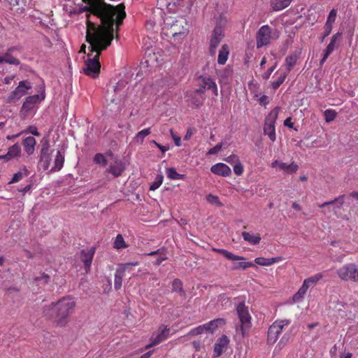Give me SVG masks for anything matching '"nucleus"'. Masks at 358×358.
<instances>
[{
	"instance_id": "obj_1",
	"label": "nucleus",
	"mask_w": 358,
	"mask_h": 358,
	"mask_svg": "<svg viewBox=\"0 0 358 358\" xmlns=\"http://www.w3.org/2000/svg\"><path fill=\"white\" fill-rule=\"evenodd\" d=\"M87 5L82 6L78 10L71 11V14L89 12L86 14L87 31L92 36L94 33L99 36L114 34V24L117 31L126 17L125 6L123 3L114 6L104 0H82Z\"/></svg>"
},
{
	"instance_id": "obj_2",
	"label": "nucleus",
	"mask_w": 358,
	"mask_h": 358,
	"mask_svg": "<svg viewBox=\"0 0 358 358\" xmlns=\"http://www.w3.org/2000/svg\"><path fill=\"white\" fill-rule=\"evenodd\" d=\"M113 38L114 34H103V36H99V34L95 33L92 36L88 34L86 41L90 44V52L87 54L88 58L85 62V67L83 70L85 75L92 78L99 76L101 69L99 56L101 51L110 46Z\"/></svg>"
},
{
	"instance_id": "obj_3",
	"label": "nucleus",
	"mask_w": 358,
	"mask_h": 358,
	"mask_svg": "<svg viewBox=\"0 0 358 358\" xmlns=\"http://www.w3.org/2000/svg\"><path fill=\"white\" fill-rule=\"evenodd\" d=\"M76 301L70 296H66L55 302L43 308V315L52 322L57 327H64L69 322V317L73 313Z\"/></svg>"
},
{
	"instance_id": "obj_4",
	"label": "nucleus",
	"mask_w": 358,
	"mask_h": 358,
	"mask_svg": "<svg viewBox=\"0 0 358 358\" xmlns=\"http://www.w3.org/2000/svg\"><path fill=\"white\" fill-rule=\"evenodd\" d=\"M163 34L175 40L184 38L188 33V22L183 16H166L162 27Z\"/></svg>"
},
{
	"instance_id": "obj_5",
	"label": "nucleus",
	"mask_w": 358,
	"mask_h": 358,
	"mask_svg": "<svg viewBox=\"0 0 358 358\" xmlns=\"http://www.w3.org/2000/svg\"><path fill=\"white\" fill-rule=\"evenodd\" d=\"M280 108L276 106L266 117L264 125V134L268 136L269 139L274 142L276 140L275 122L278 119Z\"/></svg>"
},
{
	"instance_id": "obj_6",
	"label": "nucleus",
	"mask_w": 358,
	"mask_h": 358,
	"mask_svg": "<svg viewBox=\"0 0 358 358\" xmlns=\"http://www.w3.org/2000/svg\"><path fill=\"white\" fill-rule=\"evenodd\" d=\"M340 279L344 281L358 282V264L350 262L342 265L336 270Z\"/></svg>"
},
{
	"instance_id": "obj_7",
	"label": "nucleus",
	"mask_w": 358,
	"mask_h": 358,
	"mask_svg": "<svg viewBox=\"0 0 358 358\" xmlns=\"http://www.w3.org/2000/svg\"><path fill=\"white\" fill-rule=\"evenodd\" d=\"M289 324L290 322L287 320L275 321L270 326L268 331V343L270 344L275 343L281 334L283 328Z\"/></svg>"
},
{
	"instance_id": "obj_8",
	"label": "nucleus",
	"mask_w": 358,
	"mask_h": 358,
	"mask_svg": "<svg viewBox=\"0 0 358 358\" xmlns=\"http://www.w3.org/2000/svg\"><path fill=\"white\" fill-rule=\"evenodd\" d=\"M236 310L241 323L242 334L245 335V330L251 327V315L248 307L245 306V302H241L238 304Z\"/></svg>"
},
{
	"instance_id": "obj_9",
	"label": "nucleus",
	"mask_w": 358,
	"mask_h": 358,
	"mask_svg": "<svg viewBox=\"0 0 358 358\" xmlns=\"http://www.w3.org/2000/svg\"><path fill=\"white\" fill-rule=\"evenodd\" d=\"M224 38V31L223 27L220 24H217L210 36L209 51L211 55H215L217 48Z\"/></svg>"
},
{
	"instance_id": "obj_10",
	"label": "nucleus",
	"mask_w": 358,
	"mask_h": 358,
	"mask_svg": "<svg viewBox=\"0 0 358 358\" xmlns=\"http://www.w3.org/2000/svg\"><path fill=\"white\" fill-rule=\"evenodd\" d=\"M41 149L40 152V160L39 162L43 167L44 171L48 170L51 164V154L50 152V143L46 138H43L41 141Z\"/></svg>"
},
{
	"instance_id": "obj_11",
	"label": "nucleus",
	"mask_w": 358,
	"mask_h": 358,
	"mask_svg": "<svg viewBox=\"0 0 358 358\" xmlns=\"http://www.w3.org/2000/svg\"><path fill=\"white\" fill-rule=\"evenodd\" d=\"M271 38V28L268 25L261 27L257 33V47L260 48L270 43Z\"/></svg>"
},
{
	"instance_id": "obj_12",
	"label": "nucleus",
	"mask_w": 358,
	"mask_h": 358,
	"mask_svg": "<svg viewBox=\"0 0 358 358\" xmlns=\"http://www.w3.org/2000/svg\"><path fill=\"white\" fill-rule=\"evenodd\" d=\"M31 88V85L28 80H22L19 83L18 86L12 92L7 98V102L10 103L14 100H17L27 94V91Z\"/></svg>"
},
{
	"instance_id": "obj_13",
	"label": "nucleus",
	"mask_w": 358,
	"mask_h": 358,
	"mask_svg": "<svg viewBox=\"0 0 358 358\" xmlns=\"http://www.w3.org/2000/svg\"><path fill=\"white\" fill-rule=\"evenodd\" d=\"M169 331L170 329L166 326L160 327L159 331L155 336L152 335L150 338V343L145 345V349H148L165 341L169 337Z\"/></svg>"
},
{
	"instance_id": "obj_14",
	"label": "nucleus",
	"mask_w": 358,
	"mask_h": 358,
	"mask_svg": "<svg viewBox=\"0 0 358 358\" xmlns=\"http://www.w3.org/2000/svg\"><path fill=\"white\" fill-rule=\"evenodd\" d=\"M138 264L139 262L138 261L133 262H127L124 264H122L120 265V267L116 270L114 278V288L116 290L120 289L122 286V278L124 276V272L127 271V266H137L138 265Z\"/></svg>"
},
{
	"instance_id": "obj_15",
	"label": "nucleus",
	"mask_w": 358,
	"mask_h": 358,
	"mask_svg": "<svg viewBox=\"0 0 358 358\" xmlns=\"http://www.w3.org/2000/svg\"><path fill=\"white\" fill-rule=\"evenodd\" d=\"M199 86L206 90H211L215 96H218V88L215 81L210 77L200 76L197 78Z\"/></svg>"
},
{
	"instance_id": "obj_16",
	"label": "nucleus",
	"mask_w": 358,
	"mask_h": 358,
	"mask_svg": "<svg viewBox=\"0 0 358 358\" xmlns=\"http://www.w3.org/2000/svg\"><path fill=\"white\" fill-rule=\"evenodd\" d=\"M124 169V163L121 160L116 159L109 165L105 173L112 175L114 178H118L122 174Z\"/></svg>"
},
{
	"instance_id": "obj_17",
	"label": "nucleus",
	"mask_w": 358,
	"mask_h": 358,
	"mask_svg": "<svg viewBox=\"0 0 358 358\" xmlns=\"http://www.w3.org/2000/svg\"><path fill=\"white\" fill-rule=\"evenodd\" d=\"M94 252V247H91L87 250L83 249L80 251V259L84 264L86 273L90 271Z\"/></svg>"
},
{
	"instance_id": "obj_18",
	"label": "nucleus",
	"mask_w": 358,
	"mask_h": 358,
	"mask_svg": "<svg viewBox=\"0 0 358 358\" xmlns=\"http://www.w3.org/2000/svg\"><path fill=\"white\" fill-rule=\"evenodd\" d=\"M341 36V33L337 32L335 34H334L331 38L330 43L328 44L327 47L326 48L323 57L321 59L320 64V65H322L329 56L333 52L336 48V43L338 39H339Z\"/></svg>"
},
{
	"instance_id": "obj_19",
	"label": "nucleus",
	"mask_w": 358,
	"mask_h": 358,
	"mask_svg": "<svg viewBox=\"0 0 358 358\" xmlns=\"http://www.w3.org/2000/svg\"><path fill=\"white\" fill-rule=\"evenodd\" d=\"M271 167L273 169L279 167L281 170L288 174L294 173L299 169V166L294 162L290 164H287L286 163L281 162L278 160L273 161L271 164Z\"/></svg>"
},
{
	"instance_id": "obj_20",
	"label": "nucleus",
	"mask_w": 358,
	"mask_h": 358,
	"mask_svg": "<svg viewBox=\"0 0 358 358\" xmlns=\"http://www.w3.org/2000/svg\"><path fill=\"white\" fill-rule=\"evenodd\" d=\"M229 340L226 335L222 336L219 338L214 346V356L215 357H220L224 352L225 348H227Z\"/></svg>"
},
{
	"instance_id": "obj_21",
	"label": "nucleus",
	"mask_w": 358,
	"mask_h": 358,
	"mask_svg": "<svg viewBox=\"0 0 358 358\" xmlns=\"http://www.w3.org/2000/svg\"><path fill=\"white\" fill-rule=\"evenodd\" d=\"M336 17V10L332 9L329 13L327 20L324 24V31L323 35L321 36V41H323L324 39L328 36L332 30L333 23L335 22Z\"/></svg>"
},
{
	"instance_id": "obj_22",
	"label": "nucleus",
	"mask_w": 358,
	"mask_h": 358,
	"mask_svg": "<svg viewBox=\"0 0 358 358\" xmlns=\"http://www.w3.org/2000/svg\"><path fill=\"white\" fill-rule=\"evenodd\" d=\"M210 170L213 173L222 177H228L231 174L230 167L223 163H218L213 165Z\"/></svg>"
},
{
	"instance_id": "obj_23",
	"label": "nucleus",
	"mask_w": 358,
	"mask_h": 358,
	"mask_svg": "<svg viewBox=\"0 0 358 358\" xmlns=\"http://www.w3.org/2000/svg\"><path fill=\"white\" fill-rule=\"evenodd\" d=\"M21 147L18 143H15L8 148V152L4 155H0V160L9 162L11 159L19 157L21 155Z\"/></svg>"
},
{
	"instance_id": "obj_24",
	"label": "nucleus",
	"mask_w": 358,
	"mask_h": 358,
	"mask_svg": "<svg viewBox=\"0 0 358 358\" xmlns=\"http://www.w3.org/2000/svg\"><path fill=\"white\" fill-rule=\"evenodd\" d=\"M186 97L187 98V101L194 108H199L203 104L206 99L205 96H199L192 92H187Z\"/></svg>"
},
{
	"instance_id": "obj_25",
	"label": "nucleus",
	"mask_w": 358,
	"mask_h": 358,
	"mask_svg": "<svg viewBox=\"0 0 358 358\" xmlns=\"http://www.w3.org/2000/svg\"><path fill=\"white\" fill-rule=\"evenodd\" d=\"M225 324L226 320L224 318H217L211 320L205 323L206 332L214 333L217 328L224 326Z\"/></svg>"
},
{
	"instance_id": "obj_26",
	"label": "nucleus",
	"mask_w": 358,
	"mask_h": 358,
	"mask_svg": "<svg viewBox=\"0 0 358 358\" xmlns=\"http://www.w3.org/2000/svg\"><path fill=\"white\" fill-rule=\"evenodd\" d=\"M36 144V141L35 138L32 136L27 137L22 141V145H23L24 151L29 155H31L34 152Z\"/></svg>"
},
{
	"instance_id": "obj_27",
	"label": "nucleus",
	"mask_w": 358,
	"mask_h": 358,
	"mask_svg": "<svg viewBox=\"0 0 358 358\" xmlns=\"http://www.w3.org/2000/svg\"><path fill=\"white\" fill-rule=\"evenodd\" d=\"M213 250L223 255L227 259L232 260V261L245 259L244 257L235 255L233 252H231L226 249H224V248H213Z\"/></svg>"
},
{
	"instance_id": "obj_28",
	"label": "nucleus",
	"mask_w": 358,
	"mask_h": 358,
	"mask_svg": "<svg viewBox=\"0 0 358 358\" xmlns=\"http://www.w3.org/2000/svg\"><path fill=\"white\" fill-rule=\"evenodd\" d=\"M64 163V155L60 151L57 150V155L55 158L54 166L51 169V172L59 171L62 169Z\"/></svg>"
},
{
	"instance_id": "obj_29",
	"label": "nucleus",
	"mask_w": 358,
	"mask_h": 358,
	"mask_svg": "<svg viewBox=\"0 0 358 358\" xmlns=\"http://www.w3.org/2000/svg\"><path fill=\"white\" fill-rule=\"evenodd\" d=\"M229 47L227 44H224L219 51L217 62L220 64L224 65L228 60L229 55Z\"/></svg>"
},
{
	"instance_id": "obj_30",
	"label": "nucleus",
	"mask_w": 358,
	"mask_h": 358,
	"mask_svg": "<svg viewBox=\"0 0 358 358\" xmlns=\"http://www.w3.org/2000/svg\"><path fill=\"white\" fill-rule=\"evenodd\" d=\"M280 257H275L271 258H266L264 257H259L255 259V262L256 264L261 266H271L276 262H278L281 260Z\"/></svg>"
},
{
	"instance_id": "obj_31",
	"label": "nucleus",
	"mask_w": 358,
	"mask_h": 358,
	"mask_svg": "<svg viewBox=\"0 0 358 358\" xmlns=\"http://www.w3.org/2000/svg\"><path fill=\"white\" fill-rule=\"evenodd\" d=\"M30 174L29 171L27 169L26 166H23L20 169L18 172L13 175V177L9 184L17 183L27 177Z\"/></svg>"
},
{
	"instance_id": "obj_32",
	"label": "nucleus",
	"mask_w": 358,
	"mask_h": 358,
	"mask_svg": "<svg viewBox=\"0 0 358 358\" xmlns=\"http://www.w3.org/2000/svg\"><path fill=\"white\" fill-rule=\"evenodd\" d=\"M345 197L346 196L345 195L340 196H338V198L335 199L333 201H329V202H325V203H324L322 204L319 205L318 207L320 208H324L326 206H330V205H334V204L338 203H339V206H336L334 208V210L335 213H337V210L338 209H341V206L343 205Z\"/></svg>"
},
{
	"instance_id": "obj_33",
	"label": "nucleus",
	"mask_w": 358,
	"mask_h": 358,
	"mask_svg": "<svg viewBox=\"0 0 358 358\" xmlns=\"http://www.w3.org/2000/svg\"><path fill=\"white\" fill-rule=\"evenodd\" d=\"M172 291L178 292L179 295L185 297L187 294L182 287V281L179 278H175L172 281Z\"/></svg>"
},
{
	"instance_id": "obj_34",
	"label": "nucleus",
	"mask_w": 358,
	"mask_h": 358,
	"mask_svg": "<svg viewBox=\"0 0 358 358\" xmlns=\"http://www.w3.org/2000/svg\"><path fill=\"white\" fill-rule=\"evenodd\" d=\"M292 0H271V5L274 10H282L290 5Z\"/></svg>"
},
{
	"instance_id": "obj_35",
	"label": "nucleus",
	"mask_w": 358,
	"mask_h": 358,
	"mask_svg": "<svg viewBox=\"0 0 358 358\" xmlns=\"http://www.w3.org/2000/svg\"><path fill=\"white\" fill-rule=\"evenodd\" d=\"M242 237L245 241L252 245L258 244L262 240L260 235H252L250 232H242Z\"/></svg>"
},
{
	"instance_id": "obj_36",
	"label": "nucleus",
	"mask_w": 358,
	"mask_h": 358,
	"mask_svg": "<svg viewBox=\"0 0 358 358\" xmlns=\"http://www.w3.org/2000/svg\"><path fill=\"white\" fill-rule=\"evenodd\" d=\"M324 277L323 273H317L313 275H311L307 278H306L303 282L309 287H314L317 282H319L320 280H322Z\"/></svg>"
},
{
	"instance_id": "obj_37",
	"label": "nucleus",
	"mask_w": 358,
	"mask_h": 358,
	"mask_svg": "<svg viewBox=\"0 0 358 358\" xmlns=\"http://www.w3.org/2000/svg\"><path fill=\"white\" fill-rule=\"evenodd\" d=\"M308 288L309 287L304 282H303V284L301 286V287L299 289L297 292L295 293L294 295L293 296V301L294 302H299L301 301L304 298V296L306 294Z\"/></svg>"
},
{
	"instance_id": "obj_38",
	"label": "nucleus",
	"mask_w": 358,
	"mask_h": 358,
	"mask_svg": "<svg viewBox=\"0 0 358 358\" xmlns=\"http://www.w3.org/2000/svg\"><path fill=\"white\" fill-rule=\"evenodd\" d=\"M298 55L296 53L291 54L285 58V65L287 66V72L289 73L292 69L294 66V65L296 64V62L298 60Z\"/></svg>"
},
{
	"instance_id": "obj_39",
	"label": "nucleus",
	"mask_w": 358,
	"mask_h": 358,
	"mask_svg": "<svg viewBox=\"0 0 358 358\" xmlns=\"http://www.w3.org/2000/svg\"><path fill=\"white\" fill-rule=\"evenodd\" d=\"M14 49V47L9 48L8 50V52L3 55L4 62L10 64L19 65L20 64V60L17 58L13 57L10 53V52L13 51Z\"/></svg>"
},
{
	"instance_id": "obj_40",
	"label": "nucleus",
	"mask_w": 358,
	"mask_h": 358,
	"mask_svg": "<svg viewBox=\"0 0 358 358\" xmlns=\"http://www.w3.org/2000/svg\"><path fill=\"white\" fill-rule=\"evenodd\" d=\"M150 128H146L138 131L134 137V141L138 144H142L144 141V138L149 134H150Z\"/></svg>"
},
{
	"instance_id": "obj_41",
	"label": "nucleus",
	"mask_w": 358,
	"mask_h": 358,
	"mask_svg": "<svg viewBox=\"0 0 358 358\" xmlns=\"http://www.w3.org/2000/svg\"><path fill=\"white\" fill-rule=\"evenodd\" d=\"M45 99V95L43 93L41 95L38 94H34L31 96H29L27 97L25 101H24V107H26L27 104L32 105L34 106L36 103L41 102Z\"/></svg>"
},
{
	"instance_id": "obj_42",
	"label": "nucleus",
	"mask_w": 358,
	"mask_h": 358,
	"mask_svg": "<svg viewBox=\"0 0 358 358\" xmlns=\"http://www.w3.org/2000/svg\"><path fill=\"white\" fill-rule=\"evenodd\" d=\"M166 174L171 180H182L185 177L184 175L179 174L174 168H167Z\"/></svg>"
},
{
	"instance_id": "obj_43",
	"label": "nucleus",
	"mask_w": 358,
	"mask_h": 358,
	"mask_svg": "<svg viewBox=\"0 0 358 358\" xmlns=\"http://www.w3.org/2000/svg\"><path fill=\"white\" fill-rule=\"evenodd\" d=\"M113 247L115 249H122L127 247V244L124 242L122 235L118 234L114 241Z\"/></svg>"
},
{
	"instance_id": "obj_44",
	"label": "nucleus",
	"mask_w": 358,
	"mask_h": 358,
	"mask_svg": "<svg viewBox=\"0 0 358 358\" xmlns=\"http://www.w3.org/2000/svg\"><path fill=\"white\" fill-rule=\"evenodd\" d=\"M93 162L94 164L106 166L107 165V160L105 156L101 153H96L93 157Z\"/></svg>"
},
{
	"instance_id": "obj_45",
	"label": "nucleus",
	"mask_w": 358,
	"mask_h": 358,
	"mask_svg": "<svg viewBox=\"0 0 358 358\" xmlns=\"http://www.w3.org/2000/svg\"><path fill=\"white\" fill-rule=\"evenodd\" d=\"M288 73L284 72L280 73L278 79L273 82H272L271 85L274 90L278 89L285 80L287 77Z\"/></svg>"
},
{
	"instance_id": "obj_46",
	"label": "nucleus",
	"mask_w": 358,
	"mask_h": 358,
	"mask_svg": "<svg viewBox=\"0 0 358 358\" xmlns=\"http://www.w3.org/2000/svg\"><path fill=\"white\" fill-rule=\"evenodd\" d=\"M206 200L209 203L215 205L218 207H222L223 206V204L220 201L219 197L217 196H214L213 194H208L206 196Z\"/></svg>"
},
{
	"instance_id": "obj_47",
	"label": "nucleus",
	"mask_w": 358,
	"mask_h": 358,
	"mask_svg": "<svg viewBox=\"0 0 358 358\" xmlns=\"http://www.w3.org/2000/svg\"><path fill=\"white\" fill-rule=\"evenodd\" d=\"M255 264L252 262H239L238 263H235L234 266V269H246L249 267L254 266Z\"/></svg>"
},
{
	"instance_id": "obj_48",
	"label": "nucleus",
	"mask_w": 358,
	"mask_h": 358,
	"mask_svg": "<svg viewBox=\"0 0 358 358\" xmlns=\"http://www.w3.org/2000/svg\"><path fill=\"white\" fill-rule=\"evenodd\" d=\"M324 115L325 121L327 122H330L336 118V113L333 110L328 109L324 111Z\"/></svg>"
},
{
	"instance_id": "obj_49",
	"label": "nucleus",
	"mask_w": 358,
	"mask_h": 358,
	"mask_svg": "<svg viewBox=\"0 0 358 358\" xmlns=\"http://www.w3.org/2000/svg\"><path fill=\"white\" fill-rule=\"evenodd\" d=\"M204 327H206L205 324L199 325L197 327L192 329L190 330V334L196 336L206 332V328Z\"/></svg>"
},
{
	"instance_id": "obj_50",
	"label": "nucleus",
	"mask_w": 358,
	"mask_h": 358,
	"mask_svg": "<svg viewBox=\"0 0 358 358\" xmlns=\"http://www.w3.org/2000/svg\"><path fill=\"white\" fill-rule=\"evenodd\" d=\"M163 177L162 176H157L155 178V180L152 182V184L150 187V190L155 191L158 189L162 183Z\"/></svg>"
},
{
	"instance_id": "obj_51",
	"label": "nucleus",
	"mask_w": 358,
	"mask_h": 358,
	"mask_svg": "<svg viewBox=\"0 0 358 358\" xmlns=\"http://www.w3.org/2000/svg\"><path fill=\"white\" fill-rule=\"evenodd\" d=\"M224 160L227 163H229L231 165H234V166L237 164L238 163L241 162L238 156L236 155H231L229 156L228 157H227Z\"/></svg>"
},
{
	"instance_id": "obj_52",
	"label": "nucleus",
	"mask_w": 358,
	"mask_h": 358,
	"mask_svg": "<svg viewBox=\"0 0 358 358\" xmlns=\"http://www.w3.org/2000/svg\"><path fill=\"white\" fill-rule=\"evenodd\" d=\"M222 147H223V143H220L217 144L214 148L209 150L207 155H216L222 150Z\"/></svg>"
},
{
	"instance_id": "obj_53",
	"label": "nucleus",
	"mask_w": 358,
	"mask_h": 358,
	"mask_svg": "<svg viewBox=\"0 0 358 358\" xmlns=\"http://www.w3.org/2000/svg\"><path fill=\"white\" fill-rule=\"evenodd\" d=\"M234 173L238 176H241L243 175V171H244V168H243V166L242 165L241 162H239L237 164L234 166Z\"/></svg>"
},
{
	"instance_id": "obj_54",
	"label": "nucleus",
	"mask_w": 358,
	"mask_h": 358,
	"mask_svg": "<svg viewBox=\"0 0 358 358\" xmlns=\"http://www.w3.org/2000/svg\"><path fill=\"white\" fill-rule=\"evenodd\" d=\"M50 278L49 275L43 273L41 275L36 277L34 280L36 282L43 281V283H47L49 281Z\"/></svg>"
},
{
	"instance_id": "obj_55",
	"label": "nucleus",
	"mask_w": 358,
	"mask_h": 358,
	"mask_svg": "<svg viewBox=\"0 0 358 358\" xmlns=\"http://www.w3.org/2000/svg\"><path fill=\"white\" fill-rule=\"evenodd\" d=\"M170 134L172 136V138H173V141H175V145L178 147L181 146V138L174 134L173 129L170 130Z\"/></svg>"
},
{
	"instance_id": "obj_56",
	"label": "nucleus",
	"mask_w": 358,
	"mask_h": 358,
	"mask_svg": "<svg viewBox=\"0 0 358 358\" xmlns=\"http://www.w3.org/2000/svg\"><path fill=\"white\" fill-rule=\"evenodd\" d=\"M34 108V106L27 104L26 107H24V103H23L22 108H21V113L24 115H27Z\"/></svg>"
},
{
	"instance_id": "obj_57",
	"label": "nucleus",
	"mask_w": 358,
	"mask_h": 358,
	"mask_svg": "<svg viewBox=\"0 0 358 358\" xmlns=\"http://www.w3.org/2000/svg\"><path fill=\"white\" fill-rule=\"evenodd\" d=\"M277 66V63H275L272 67L269 68L268 71L263 75V78L265 80H267L270 78L271 73L273 72V71L275 69Z\"/></svg>"
},
{
	"instance_id": "obj_58",
	"label": "nucleus",
	"mask_w": 358,
	"mask_h": 358,
	"mask_svg": "<svg viewBox=\"0 0 358 358\" xmlns=\"http://www.w3.org/2000/svg\"><path fill=\"white\" fill-rule=\"evenodd\" d=\"M152 143L157 147L158 148L160 151L162 152V153H164L165 152H166L167 150H169V148L168 146H163L159 143H157L155 141H152Z\"/></svg>"
},
{
	"instance_id": "obj_59",
	"label": "nucleus",
	"mask_w": 358,
	"mask_h": 358,
	"mask_svg": "<svg viewBox=\"0 0 358 358\" xmlns=\"http://www.w3.org/2000/svg\"><path fill=\"white\" fill-rule=\"evenodd\" d=\"M27 132H29L36 136H40V133L38 131L37 128L35 127H31V126L29 127V128L27 129Z\"/></svg>"
},
{
	"instance_id": "obj_60",
	"label": "nucleus",
	"mask_w": 358,
	"mask_h": 358,
	"mask_svg": "<svg viewBox=\"0 0 358 358\" xmlns=\"http://www.w3.org/2000/svg\"><path fill=\"white\" fill-rule=\"evenodd\" d=\"M205 89L200 87L199 89H196L194 91H192L193 93H196V94L199 96H205Z\"/></svg>"
},
{
	"instance_id": "obj_61",
	"label": "nucleus",
	"mask_w": 358,
	"mask_h": 358,
	"mask_svg": "<svg viewBox=\"0 0 358 358\" xmlns=\"http://www.w3.org/2000/svg\"><path fill=\"white\" fill-rule=\"evenodd\" d=\"M259 103L262 106H266L268 103V98L267 96L266 95H263L260 99H259Z\"/></svg>"
},
{
	"instance_id": "obj_62",
	"label": "nucleus",
	"mask_w": 358,
	"mask_h": 358,
	"mask_svg": "<svg viewBox=\"0 0 358 358\" xmlns=\"http://www.w3.org/2000/svg\"><path fill=\"white\" fill-rule=\"evenodd\" d=\"M284 125L285 127H287L289 128L292 129L294 127V124L292 122V118L288 117L284 121Z\"/></svg>"
},
{
	"instance_id": "obj_63",
	"label": "nucleus",
	"mask_w": 358,
	"mask_h": 358,
	"mask_svg": "<svg viewBox=\"0 0 358 358\" xmlns=\"http://www.w3.org/2000/svg\"><path fill=\"white\" fill-rule=\"evenodd\" d=\"M31 189V185H28L25 186L22 189L20 190V192L22 193L23 195H24L27 192H29Z\"/></svg>"
},
{
	"instance_id": "obj_64",
	"label": "nucleus",
	"mask_w": 358,
	"mask_h": 358,
	"mask_svg": "<svg viewBox=\"0 0 358 358\" xmlns=\"http://www.w3.org/2000/svg\"><path fill=\"white\" fill-rule=\"evenodd\" d=\"M152 354V351H148L141 355L139 358H150L151 355Z\"/></svg>"
}]
</instances>
